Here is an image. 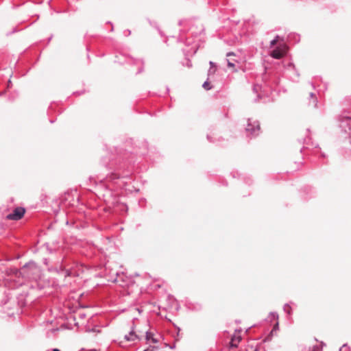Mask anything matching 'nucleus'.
<instances>
[{
	"mask_svg": "<svg viewBox=\"0 0 351 351\" xmlns=\"http://www.w3.org/2000/svg\"><path fill=\"white\" fill-rule=\"evenodd\" d=\"M66 272H67V275H68V276H70V275L73 274V272H72V271H69V270H68Z\"/></svg>",
	"mask_w": 351,
	"mask_h": 351,
	"instance_id": "nucleus-24",
	"label": "nucleus"
},
{
	"mask_svg": "<svg viewBox=\"0 0 351 351\" xmlns=\"http://www.w3.org/2000/svg\"><path fill=\"white\" fill-rule=\"evenodd\" d=\"M25 212V210L23 208L17 207L12 211V213L8 215L6 218L9 220L17 221L23 217Z\"/></svg>",
	"mask_w": 351,
	"mask_h": 351,
	"instance_id": "nucleus-3",
	"label": "nucleus"
},
{
	"mask_svg": "<svg viewBox=\"0 0 351 351\" xmlns=\"http://www.w3.org/2000/svg\"><path fill=\"white\" fill-rule=\"evenodd\" d=\"M234 56L235 54L233 53V52H228L227 54H226V56L227 57H230V56Z\"/></svg>",
	"mask_w": 351,
	"mask_h": 351,
	"instance_id": "nucleus-20",
	"label": "nucleus"
},
{
	"mask_svg": "<svg viewBox=\"0 0 351 351\" xmlns=\"http://www.w3.org/2000/svg\"><path fill=\"white\" fill-rule=\"evenodd\" d=\"M119 177V176H117L116 173H112V175H110L109 176V179L111 180H115V179H118Z\"/></svg>",
	"mask_w": 351,
	"mask_h": 351,
	"instance_id": "nucleus-17",
	"label": "nucleus"
},
{
	"mask_svg": "<svg viewBox=\"0 0 351 351\" xmlns=\"http://www.w3.org/2000/svg\"><path fill=\"white\" fill-rule=\"evenodd\" d=\"M125 339L128 341H134L138 339V336L135 334V332L132 330L130 332L128 335L125 336Z\"/></svg>",
	"mask_w": 351,
	"mask_h": 351,
	"instance_id": "nucleus-9",
	"label": "nucleus"
},
{
	"mask_svg": "<svg viewBox=\"0 0 351 351\" xmlns=\"http://www.w3.org/2000/svg\"><path fill=\"white\" fill-rule=\"evenodd\" d=\"M146 339L148 341H152L153 343H157L158 341L157 339L154 337V334L151 332H146Z\"/></svg>",
	"mask_w": 351,
	"mask_h": 351,
	"instance_id": "nucleus-10",
	"label": "nucleus"
},
{
	"mask_svg": "<svg viewBox=\"0 0 351 351\" xmlns=\"http://www.w3.org/2000/svg\"><path fill=\"white\" fill-rule=\"evenodd\" d=\"M127 34H130V30H127Z\"/></svg>",
	"mask_w": 351,
	"mask_h": 351,
	"instance_id": "nucleus-30",
	"label": "nucleus"
},
{
	"mask_svg": "<svg viewBox=\"0 0 351 351\" xmlns=\"http://www.w3.org/2000/svg\"><path fill=\"white\" fill-rule=\"evenodd\" d=\"M47 351H50V350H47ZM51 351H60V350L58 348H53Z\"/></svg>",
	"mask_w": 351,
	"mask_h": 351,
	"instance_id": "nucleus-25",
	"label": "nucleus"
},
{
	"mask_svg": "<svg viewBox=\"0 0 351 351\" xmlns=\"http://www.w3.org/2000/svg\"><path fill=\"white\" fill-rule=\"evenodd\" d=\"M286 71L289 75L294 74L295 77H298L299 75L295 68V66L291 62L288 63V64L286 66Z\"/></svg>",
	"mask_w": 351,
	"mask_h": 351,
	"instance_id": "nucleus-8",
	"label": "nucleus"
},
{
	"mask_svg": "<svg viewBox=\"0 0 351 351\" xmlns=\"http://www.w3.org/2000/svg\"><path fill=\"white\" fill-rule=\"evenodd\" d=\"M215 71H216V68L214 67H210L208 70V75H210V74H214L215 73Z\"/></svg>",
	"mask_w": 351,
	"mask_h": 351,
	"instance_id": "nucleus-18",
	"label": "nucleus"
},
{
	"mask_svg": "<svg viewBox=\"0 0 351 351\" xmlns=\"http://www.w3.org/2000/svg\"><path fill=\"white\" fill-rule=\"evenodd\" d=\"M310 97H312V98H313V97H315L314 93H310Z\"/></svg>",
	"mask_w": 351,
	"mask_h": 351,
	"instance_id": "nucleus-26",
	"label": "nucleus"
},
{
	"mask_svg": "<svg viewBox=\"0 0 351 351\" xmlns=\"http://www.w3.org/2000/svg\"><path fill=\"white\" fill-rule=\"evenodd\" d=\"M207 138H208L209 141H210V136H209V135H208V136H207Z\"/></svg>",
	"mask_w": 351,
	"mask_h": 351,
	"instance_id": "nucleus-31",
	"label": "nucleus"
},
{
	"mask_svg": "<svg viewBox=\"0 0 351 351\" xmlns=\"http://www.w3.org/2000/svg\"><path fill=\"white\" fill-rule=\"evenodd\" d=\"M134 63L136 64H143V62L140 60H134Z\"/></svg>",
	"mask_w": 351,
	"mask_h": 351,
	"instance_id": "nucleus-19",
	"label": "nucleus"
},
{
	"mask_svg": "<svg viewBox=\"0 0 351 351\" xmlns=\"http://www.w3.org/2000/svg\"><path fill=\"white\" fill-rule=\"evenodd\" d=\"M202 86L204 89H206L207 90H210L212 88L211 86L210 85V84L208 81L204 82Z\"/></svg>",
	"mask_w": 351,
	"mask_h": 351,
	"instance_id": "nucleus-12",
	"label": "nucleus"
},
{
	"mask_svg": "<svg viewBox=\"0 0 351 351\" xmlns=\"http://www.w3.org/2000/svg\"><path fill=\"white\" fill-rule=\"evenodd\" d=\"M209 64H210V67H213V68L215 67V65L214 62H211V61H210V62H209Z\"/></svg>",
	"mask_w": 351,
	"mask_h": 351,
	"instance_id": "nucleus-23",
	"label": "nucleus"
},
{
	"mask_svg": "<svg viewBox=\"0 0 351 351\" xmlns=\"http://www.w3.org/2000/svg\"><path fill=\"white\" fill-rule=\"evenodd\" d=\"M234 62H236V60H231V59H227L228 66L229 68H234L235 67V64L234 63Z\"/></svg>",
	"mask_w": 351,
	"mask_h": 351,
	"instance_id": "nucleus-11",
	"label": "nucleus"
},
{
	"mask_svg": "<svg viewBox=\"0 0 351 351\" xmlns=\"http://www.w3.org/2000/svg\"><path fill=\"white\" fill-rule=\"evenodd\" d=\"M127 34H130V30H127Z\"/></svg>",
	"mask_w": 351,
	"mask_h": 351,
	"instance_id": "nucleus-29",
	"label": "nucleus"
},
{
	"mask_svg": "<svg viewBox=\"0 0 351 351\" xmlns=\"http://www.w3.org/2000/svg\"><path fill=\"white\" fill-rule=\"evenodd\" d=\"M245 131L247 135H251L252 136H257L260 132V125L258 121H252V119H248Z\"/></svg>",
	"mask_w": 351,
	"mask_h": 351,
	"instance_id": "nucleus-2",
	"label": "nucleus"
},
{
	"mask_svg": "<svg viewBox=\"0 0 351 351\" xmlns=\"http://www.w3.org/2000/svg\"><path fill=\"white\" fill-rule=\"evenodd\" d=\"M278 38H279V36H276V38H275L274 39H273V40L270 42V45H271V47L274 46V45L277 43V42H278Z\"/></svg>",
	"mask_w": 351,
	"mask_h": 351,
	"instance_id": "nucleus-16",
	"label": "nucleus"
},
{
	"mask_svg": "<svg viewBox=\"0 0 351 351\" xmlns=\"http://www.w3.org/2000/svg\"><path fill=\"white\" fill-rule=\"evenodd\" d=\"M154 347H151L144 350L143 351H154Z\"/></svg>",
	"mask_w": 351,
	"mask_h": 351,
	"instance_id": "nucleus-21",
	"label": "nucleus"
},
{
	"mask_svg": "<svg viewBox=\"0 0 351 351\" xmlns=\"http://www.w3.org/2000/svg\"><path fill=\"white\" fill-rule=\"evenodd\" d=\"M339 351H350V348L347 344H343L339 349Z\"/></svg>",
	"mask_w": 351,
	"mask_h": 351,
	"instance_id": "nucleus-15",
	"label": "nucleus"
},
{
	"mask_svg": "<svg viewBox=\"0 0 351 351\" xmlns=\"http://www.w3.org/2000/svg\"><path fill=\"white\" fill-rule=\"evenodd\" d=\"M39 272V269L37 265L33 263L29 262L26 263L20 270H16L15 274L17 276H21L26 280H36L37 274Z\"/></svg>",
	"mask_w": 351,
	"mask_h": 351,
	"instance_id": "nucleus-1",
	"label": "nucleus"
},
{
	"mask_svg": "<svg viewBox=\"0 0 351 351\" xmlns=\"http://www.w3.org/2000/svg\"><path fill=\"white\" fill-rule=\"evenodd\" d=\"M253 91L258 95V98H262L263 95H267L265 90H262V86L259 84H255L253 86Z\"/></svg>",
	"mask_w": 351,
	"mask_h": 351,
	"instance_id": "nucleus-7",
	"label": "nucleus"
},
{
	"mask_svg": "<svg viewBox=\"0 0 351 351\" xmlns=\"http://www.w3.org/2000/svg\"><path fill=\"white\" fill-rule=\"evenodd\" d=\"M340 127L351 135V117H344L341 119Z\"/></svg>",
	"mask_w": 351,
	"mask_h": 351,
	"instance_id": "nucleus-4",
	"label": "nucleus"
},
{
	"mask_svg": "<svg viewBox=\"0 0 351 351\" xmlns=\"http://www.w3.org/2000/svg\"><path fill=\"white\" fill-rule=\"evenodd\" d=\"M285 51V47H283V48L278 47L271 51V56L275 59H280L284 56Z\"/></svg>",
	"mask_w": 351,
	"mask_h": 351,
	"instance_id": "nucleus-5",
	"label": "nucleus"
},
{
	"mask_svg": "<svg viewBox=\"0 0 351 351\" xmlns=\"http://www.w3.org/2000/svg\"><path fill=\"white\" fill-rule=\"evenodd\" d=\"M241 340V337L240 335V330L238 332H235L233 336L231 338L230 341V347L231 348H237L238 346L239 343Z\"/></svg>",
	"mask_w": 351,
	"mask_h": 351,
	"instance_id": "nucleus-6",
	"label": "nucleus"
},
{
	"mask_svg": "<svg viewBox=\"0 0 351 351\" xmlns=\"http://www.w3.org/2000/svg\"><path fill=\"white\" fill-rule=\"evenodd\" d=\"M8 83H9V85H11V82L10 80L8 81Z\"/></svg>",
	"mask_w": 351,
	"mask_h": 351,
	"instance_id": "nucleus-32",
	"label": "nucleus"
},
{
	"mask_svg": "<svg viewBox=\"0 0 351 351\" xmlns=\"http://www.w3.org/2000/svg\"><path fill=\"white\" fill-rule=\"evenodd\" d=\"M128 61L129 62H132V61H133V60H132V59L131 58H129Z\"/></svg>",
	"mask_w": 351,
	"mask_h": 351,
	"instance_id": "nucleus-27",
	"label": "nucleus"
},
{
	"mask_svg": "<svg viewBox=\"0 0 351 351\" xmlns=\"http://www.w3.org/2000/svg\"><path fill=\"white\" fill-rule=\"evenodd\" d=\"M283 309L285 312H287L289 315L291 314V306L289 304H285Z\"/></svg>",
	"mask_w": 351,
	"mask_h": 351,
	"instance_id": "nucleus-13",
	"label": "nucleus"
},
{
	"mask_svg": "<svg viewBox=\"0 0 351 351\" xmlns=\"http://www.w3.org/2000/svg\"><path fill=\"white\" fill-rule=\"evenodd\" d=\"M308 351H322V348L319 346H314L313 348H310Z\"/></svg>",
	"mask_w": 351,
	"mask_h": 351,
	"instance_id": "nucleus-14",
	"label": "nucleus"
},
{
	"mask_svg": "<svg viewBox=\"0 0 351 351\" xmlns=\"http://www.w3.org/2000/svg\"><path fill=\"white\" fill-rule=\"evenodd\" d=\"M141 71H142V69L141 68V69H138L137 73H140V72H141Z\"/></svg>",
	"mask_w": 351,
	"mask_h": 351,
	"instance_id": "nucleus-28",
	"label": "nucleus"
},
{
	"mask_svg": "<svg viewBox=\"0 0 351 351\" xmlns=\"http://www.w3.org/2000/svg\"><path fill=\"white\" fill-rule=\"evenodd\" d=\"M313 104H314V106L315 107H317V99L315 98L314 100H313Z\"/></svg>",
	"mask_w": 351,
	"mask_h": 351,
	"instance_id": "nucleus-22",
	"label": "nucleus"
},
{
	"mask_svg": "<svg viewBox=\"0 0 351 351\" xmlns=\"http://www.w3.org/2000/svg\"><path fill=\"white\" fill-rule=\"evenodd\" d=\"M8 83H9V85H11V82L10 80L8 81Z\"/></svg>",
	"mask_w": 351,
	"mask_h": 351,
	"instance_id": "nucleus-33",
	"label": "nucleus"
}]
</instances>
